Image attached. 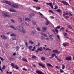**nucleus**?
Instances as JSON below:
<instances>
[{
    "instance_id": "nucleus-27",
    "label": "nucleus",
    "mask_w": 74,
    "mask_h": 74,
    "mask_svg": "<svg viewBox=\"0 0 74 74\" xmlns=\"http://www.w3.org/2000/svg\"><path fill=\"white\" fill-rule=\"evenodd\" d=\"M12 40H16V36H13L12 38Z\"/></svg>"
},
{
    "instance_id": "nucleus-41",
    "label": "nucleus",
    "mask_w": 74,
    "mask_h": 74,
    "mask_svg": "<svg viewBox=\"0 0 74 74\" xmlns=\"http://www.w3.org/2000/svg\"><path fill=\"white\" fill-rule=\"evenodd\" d=\"M62 69H64V68H65V65H64V64H63L62 65Z\"/></svg>"
},
{
    "instance_id": "nucleus-5",
    "label": "nucleus",
    "mask_w": 74,
    "mask_h": 74,
    "mask_svg": "<svg viewBox=\"0 0 74 74\" xmlns=\"http://www.w3.org/2000/svg\"><path fill=\"white\" fill-rule=\"evenodd\" d=\"M1 37L2 39H4V40H7V37L4 34L1 35Z\"/></svg>"
},
{
    "instance_id": "nucleus-3",
    "label": "nucleus",
    "mask_w": 74,
    "mask_h": 74,
    "mask_svg": "<svg viewBox=\"0 0 74 74\" xmlns=\"http://www.w3.org/2000/svg\"><path fill=\"white\" fill-rule=\"evenodd\" d=\"M49 37L51 41H54V38H53L54 37V35L53 34L50 35L49 36Z\"/></svg>"
},
{
    "instance_id": "nucleus-20",
    "label": "nucleus",
    "mask_w": 74,
    "mask_h": 74,
    "mask_svg": "<svg viewBox=\"0 0 74 74\" xmlns=\"http://www.w3.org/2000/svg\"><path fill=\"white\" fill-rule=\"evenodd\" d=\"M18 21H19L20 22H22L23 20H22V18H19L18 19Z\"/></svg>"
},
{
    "instance_id": "nucleus-8",
    "label": "nucleus",
    "mask_w": 74,
    "mask_h": 74,
    "mask_svg": "<svg viewBox=\"0 0 74 74\" xmlns=\"http://www.w3.org/2000/svg\"><path fill=\"white\" fill-rule=\"evenodd\" d=\"M52 52H55L57 54H59L60 53V51H58V50H54Z\"/></svg>"
},
{
    "instance_id": "nucleus-34",
    "label": "nucleus",
    "mask_w": 74,
    "mask_h": 74,
    "mask_svg": "<svg viewBox=\"0 0 74 74\" xmlns=\"http://www.w3.org/2000/svg\"><path fill=\"white\" fill-rule=\"evenodd\" d=\"M0 59H1V60H2V62H3V60H5L2 57H0Z\"/></svg>"
},
{
    "instance_id": "nucleus-33",
    "label": "nucleus",
    "mask_w": 74,
    "mask_h": 74,
    "mask_svg": "<svg viewBox=\"0 0 74 74\" xmlns=\"http://www.w3.org/2000/svg\"><path fill=\"white\" fill-rule=\"evenodd\" d=\"M41 60H45V57H42L41 58Z\"/></svg>"
},
{
    "instance_id": "nucleus-21",
    "label": "nucleus",
    "mask_w": 74,
    "mask_h": 74,
    "mask_svg": "<svg viewBox=\"0 0 74 74\" xmlns=\"http://www.w3.org/2000/svg\"><path fill=\"white\" fill-rule=\"evenodd\" d=\"M36 10H40L41 9V8L39 7H36Z\"/></svg>"
},
{
    "instance_id": "nucleus-28",
    "label": "nucleus",
    "mask_w": 74,
    "mask_h": 74,
    "mask_svg": "<svg viewBox=\"0 0 74 74\" xmlns=\"http://www.w3.org/2000/svg\"><path fill=\"white\" fill-rule=\"evenodd\" d=\"M45 38H44V37L43 36H42L41 37L40 39L41 40H43Z\"/></svg>"
},
{
    "instance_id": "nucleus-38",
    "label": "nucleus",
    "mask_w": 74,
    "mask_h": 74,
    "mask_svg": "<svg viewBox=\"0 0 74 74\" xmlns=\"http://www.w3.org/2000/svg\"><path fill=\"white\" fill-rule=\"evenodd\" d=\"M36 29L38 31H41V29L39 27H37L36 28Z\"/></svg>"
},
{
    "instance_id": "nucleus-42",
    "label": "nucleus",
    "mask_w": 74,
    "mask_h": 74,
    "mask_svg": "<svg viewBox=\"0 0 74 74\" xmlns=\"http://www.w3.org/2000/svg\"><path fill=\"white\" fill-rule=\"evenodd\" d=\"M55 55L53 53L52 54L51 57L53 58H54Z\"/></svg>"
},
{
    "instance_id": "nucleus-36",
    "label": "nucleus",
    "mask_w": 74,
    "mask_h": 74,
    "mask_svg": "<svg viewBox=\"0 0 74 74\" xmlns=\"http://www.w3.org/2000/svg\"><path fill=\"white\" fill-rule=\"evenodd\" d=\"M68 27L69 29H72V30H73V28H72V27H71V26H70V25H68Z\"/></svg>"
},
{
    "instance_id": "nucleus-49",
    "label": "nucleus",
    "mask_w": 74,
    "mask_h": 74,
    "mask_svg": "<svg viewBox=\"0 0 74 74\" xmlns=\"http://www.w3.org/2000/svg\"><path fill=\"white\" fill-rule=\"evenodd\" d=\"M62 30H64V28L63 27H62V28H60V32Z\"/></svg>"
},
{
    "instance_id": "nucleus-47",
    "label": "nucleus",
    "mask_w": 74,
    "mask_h": 74,
    "mask_svg": "<svg viewBox=\"0 0 74 74\" xmlns=\"http://www.w3.org/2000/svg\"><path fill=\"white\" fill-rule=\"evenodd\" d=\"M69 18V16H65V19H68Z\"/></svg>"
},
{
    "instance_id": "nucleus-10",
    "label": "nucleus",
    "mask_w": 74,
    "mask_h": 74,
    "mask_svg": "<svg viewBox=\"0 0 74 74\" xmlns=\"http://www.w3.org/2000/svg\"><path fill=\"white\" fill-rule=\"evenodd\" d=\"M66 60L68 61H70V60H71V56H69L66 57Z\"/></svg>"
},
{
    "instance_id": "nucleus-31",
    "label": "nucleus",
    "mask_w": 74,
    "mask_h": 74,
    "mask_svg": "<svg viewBox=\"0 0 74 74\" xmlns=\"http://www.w3.org/2000/svg\"><path fill=\"white\" fill-rule=\"evenodd\" d=\"M32 58L33 59H35V58H37L36 56L34 55H32Z\"/></svg>"
},
{
    "instance_id": "nucleus-56",
    "label": "nucleus",
    "mask_w": 74,
    "mask_h": 74,
    "mask_svg": "<svg viewBox=\"0 0 74 74\" xmlns=\"http://www.w3.org/2000/svg\"><path fill=\"white\" fill-rule=\"evenodd\" d=\"M11 21L12 22H13V23H14L15 22V20H13V19H11Z\"/></svg>"
},
{
    "instance_id": "nucleus-52",
    "label": "nucleus",
    "mask_w": 74,
    "mask_h": 74,
    "mask_svg": "<svg viewBox=\"0 0 74 74\" xmlns=\"http://www.w3.org/2000/svg\"><path fill=\"white\" fill-rule=\"evenodd\" d=\"M46 51H48V50L51 51V49H49V48H47L46 49Z\"/></svg>"
},
{
    "instance_id": "nucleus-15",
    "label": "nucleus",
    "mask_w": 74,
    "mask_h": 74,
    "mask_svg": "<svg viewBox=\"0 0 74 74\" xmlns=\"http://www.w3.org/2000/svg\"><path fill=\"white\" fill-rule=\"evenodd\" d=\"M12 6L13 7H15V8H18V5L15 4H13Z\"/></svg>"
},
{
    "instance_id": "nucleus-64",
    "label": "nucleus",
    "mask_w": 74,
    "mask_h": 74,
    "mask_svg": "<svg viewBox=\"0 0 74 74\" xmlns=\"http://www.w3.org/2000/svg\"><path fill=\"white\" fill-rule=\"evenodd\" d=\"M21 25L22 26H24V25H25V24H24V23H21Z\"/></svg>"
},
{
    "instance_id": "nucleus-35",
    "label": "nucleus",
    "mask_w": 74,
    "mask_h": 74,
    "mask_svg": "<svg viewBox=\"0 0 74 74\" xmlns=\"http://www.w3.org/2000/svg\"><path fill=\"white\" fill-rule=\"evenodd\" d=\"M49 12H50V13H52V14H55V13H54L53 11H52V10H49Z\"/></svg>"
},
{
    "instance_id": "nucleus-25",
    "label": "nucleus",
    "mask_w": 74,
    "mask_h": 74,
    "mask_svg": "<svg viewBox=\"0 0 74 74\" xmlns=\"http://www.w3.org/2000/svg\"><path fill=\"white\" fill-rule=\"evenodd\" d=\"M15 69H17V70H18L19 69V68L17 66V65H16L15 66H14V67Z\"/></svg>"
},
{
    "instance_id": "nucleus-22",
    "label": "nucleus",
    "mask_w": 74,
    "mask_h": 74,
    "mask_svg": "<svg viewBox=\"0 0 74 74\" xmlns=\"http://www.w3.org/2000/svg\"><path fill=\"white\" fill-rule=\"evenodd\" d=\"M10 36H11V37H15V36H16V35H15V34H10Z\"/></svg>"
},
{
    "instance_id": "nucleus-37",
    "label": "nucleus",
    "mask_w": 74,
    "mask_h": 74,
    "mask_svg": "<svg viewBox=\"0 0 74 74\" xmlns=\"http://www.w3.org/2000/svg\"><path fill=\"white\" fill-rule=\"evenodd\" d=\"M11 65L13 67V68H14V67H15V66H14V63H12L11 64Z\"/></svg>"
},
{
    "instance_id": "nucleus-50",
    "label": "nucleus",
    "mask_w": 74,
    "mask_h": 74,
    "mask_svg": "<svg viewBox=\"0 0 74 74\" xmlns=\"http://www.w3.org/2000/svg\"><path fill=\"white\" fill-rule=\"evenodd\" d=\"M50 18H51V19H55V17H53V16H51L50 17Z\"/></svg>"
},
{
    "instance_id": "nucleus-46",
    "label": "nucleus",
    "mask_w": 74,
    "mask_h": 74,
    "mask_svg": "<svg viewBox=\"0 0 74 74\" xmlns=\"http://www.w3.org/2000/svg\"><path fill=\"white\" fill-rule=\"evenodd\" d=\"M40 43H38V44L36 45V46L38 47H40Z\"/></svg>"
},
{
    "instance_id": "nucleus-13",
    "label": "nucleus",
    "mask_w": 74,
    "mask_h": 74,
    "mask_svg": "<svg viewBox=\"0 0 74 74\" xmlns=\"http://www.w3.org/2000/svg\"><path fill=\"white\" fill-rule=\"evenodd\" d=\"M38 64L40 66H41V67H43V68H45V66H44V64H43L42 63H39Z\"/></svg>"
},
{
    "instance_id": "nucleus-26",
    "label": "nucleus",
    "mask_w": 74,
    "mask_h": 74,
    "mask_svg": "<svg viewBox=\"0 0 74 74\" xmlns=\"http://www.w3.org/2000/svg\"><path fill=\"white\" fill-rule=\"evenodd\" d=\"M36 48V46H34V47L33 48V49L31 50V51H34V49H35Z\"/></svg>"
},
{
    "instance_id": "nucleus-51",
    "label": "nucleus",
    "mask_w": 74,
    "mask_h": 74,
    "mask_svg": "<svg viewBox=\"0 0 74 74\" xmlns=\"http://www.w3.org/2000/svg\"><path fill=\"white\" fill-rule=\"evenodd\" d=\"M57 37L58 39H59V40H60V36H59V35H57Z\"/></svg>"
},
{
    "instance_id": "nucleus-48",
    "label": "nucleus",
    "mask_w": 74,
    "mask_h": 74,
    "mask_svg": "<svg viewBox=\"0 0 74 74\" xmlns=\"http://www.w3.org/2000/svg\"><path fill=\"white\" fill-rule=\"evenodd\" d=\"M60 73H63V72H64V71H63L62 69H60Z\"/></svg>"
},
{
    "instance_id": "nucleus-16",
    "label": "nucleus",
    "mask_w": 74,
    "mask_h": 74,
    "mask_svg": "<svg viewBox=\"0 0 74 74\" xmlns=\"http://www.w3.org/2000/svg\"><path fill=\"white\" fill-rule=\"evenodd\" d=\"M11 28H12V29H14V30H17V29L15 27H14V26L13 25H10V27Z\"/></svg>"
},
{
    "instance_id": "nucleus-9",
    "label": "nucleus",
    "mask_w": 74,
    "mask_h": 74,
    "mask_svg": "<svg viewBox=\"0 0 74 74\" xmlns=\"http://www.w3.org/2000/svg\"><path fill=\"white\" fill-rule=\"evenodd\" d=\"M34 16V14L33 13H31L29 14L28 16V17L30 18H32V17Z\"/></svg>"
},
{
    "instance_id": "nucleus-45",
    "label": "nucleus",
    "mask_w": 74,
    "mask_h": 74,
    "mask_svg": "<svg viewBox=\"0 0 74 74\" xmlns=\"http://www.w3.org/2000/svg\"><path fill=\"white\" fill-rule=\"evenodd\" d=\"M60 26H57L56 27V29H60Z\"/></svg>"
},
{
    "instance_id": "nucleus-18",
    "label": "nucleus",
    "mask_w": 74,
    "mask_h": 74,
    "mask_svg": "<svg viewBox=\"0 0 74 74\" xmlns=\"http://www.w3.org/2000/svg\"><path fill=\"white\" fill-rule=\"evenodd\" d=\"M49 21H47L45 23V25H46V26H48V24H49Z\"/></svg>"
},
{
    "instance_id": "nucleus-58",
    "label": "nucleus",
    "mask_w": 74,
    "mask_h": 74,
    "mask_svg": "<svg viewBox=\"0 0 74 74\" xmlns=\"http://www.w3.org/2000/svg\"><path fill=\"white\" fill-rule=\"evenodd\" d=\"M12 14L13 15H14V16H15L16 15H17L16 13H13Z\"/></svg>"
},
{
    "instance_id": "nucleus-17",
    "label": "nucleus",
    "mask_w": 74,
    "mask_h": 74,
    "mask_svg": "<svg viewBox=\"0 0 74 74\" xmlns=\"http://www.w3.org/2000/svg\"><path fill=\"white\" fill-rule=\"evenodd\" d=\"M9 11H10V12H16L15 10L13 9H10Z\"/></svg>"
},
{
    "instance_id": "nucleus-60",
    "label": "nucleus",
    "mask_w": 74,
    "mask_h": 74,
    "mask_svg": "<svg viewBox=\"0 0 74 74\" xmlns=\"http://www.w3.org/2000/svg\"><path fill=\"white\" fill-rule=\"evenodd\" d=\"M52 8V9H53V6L51 5V6H50Z\"/></svg>"
},
{
    "instance_id": "nucleus-30",
    "label": "nucleus",
    "mask_w": 74,
    "mask_h": 74,
    "mask_svg": "<svg viewBox=\"0 0 74 74\" xmlns=\"http://www.w3.org/2000/svg\"><path fill=\"white\" fill-rule=\"evenodd\" d=\"M56 11L58 12H61V11L60 10V9H58L57 10H56Z\"/></svg>"
},
{
    "instance_id": "nucleus-12",
    "label": "nucleus",
    "mask_w": 74,
    "mask_h": 74,
    "mask_svg": "<svg viewBox=\"0 0 74 74\" xmlns=\"http://www.w3.org/2000/svg\"><path fill=\"white\" fill-rule=\"evenodd\" d=\"M5 3L6 4H8V5H11V4H12V3H11V2L10 1H5Z\"/></svg>"
},
{
    "instance_id": "nucleus-39",
    "label": "nucleus",
    "mask_w": 74,
    "mask_h": 74,
    "mask_svg": "<svg viewBox=\"0 0 74 74\" xmlns=\"http://www.w3.org/2000/svg\"><path fill=\"white\" fill-rule=\"evenodd\" d=\"M29 43H31V44H33L34 43L33 41L32 40L29 41Z\"/></svg>"
},
{
    "instance_id": "nucleus-14",
    "label": "nucleus",
    "mask_w": 74,
    "mask_h": 74,
    "mask_svg": "<svg viewBox=\"0 0 74 74\" xmlns=\"http://www.w3.org/2000/svg\"><path fill=\"white\" fill-rule=\"evenodd\" d=\"M61 2L63 3V4H64L65 5H69V4H68V3L67 2H66V1H61Z\"/></svg>"
},
{
    "instance_id": "nucleus-43",
    "label": "nucleus",
    "mask_w": 74,
    "mask_h": 74,
    "mask_svg": "<svg viewBox=\"0 0 74 74\" xmlns=\"http://www.w3.org/2000/svg\"><path fill=\"white\" fill-rule=\"evenodd\" d=\"M33 48V46H31L29 47V49H31Z\"/></svg>"
},
{
    "instance_id": "nucleus-40",
    "label": "nucleus",
    "mask_w": 74,
    "mask_h": 74,
    "mask_svg": "<svg viewBox=\"0 0 74 74\" xmlns=\"http://www.w3.org/2000/svg\"><path fill=\"white\" fill-rule=\"evenodd\" d=\"M34 34V32L33 31H32L31 33L32 36H33Z\"/></svg>"
},
{
    "instance_id": "nucleus-55",
    "label": "nucleus",
    "mask_w": 74,
    "mask_h": 74,
    "mask_svg": "<svg viewBox=\"0 0 74 74\" xmlns=\"http://www.w3.org/2000/svg\"><path fill=\"white\" fill-rule=\"evenodd\" d=\"M38 13L40 15H41V16H43V14H42L40 12H39Z\"/></svg>"
},
{
    "instance_id": "nucleus-61",
    "label": "nucleus",
    "mask_w": 74,
    "mask_h": 74,
    "mask_svg": "<svg viewBox=\"0 0 74 74\" xmlns=\"http://www.w3.org/2000/svg\"><path fill=\"white\" fill-rule=\"evenodd\" d=\"M28 45V43L27 42H25V45L26 46H27Z\"/></svg>"
},
{
    "instance_id": "nucleus-54",
    "label": "nucleus",
    "mask_w": 74,
    "mask_h": 74,
    "mask_svg": "<svg viewBox=\"0 0 74 74\" xmlns=\"http://www.w3.org/2000/svg\"><path fill=\"white\" fill-rule=\"evenodd\" d=\"M57 8H58V6H56L55 7L54 9L55 10H56V9H57Z\"/></svg>"
},
{
    "instance_id": "nucleus-6",
    "label": "nucleus",
    "mask_w": 74,
    "mask_h": 74,
    "mask_svg": "<svg viewBox=\"0 0 74 74\" xmlns=\"http://www.w3.org/2000/svg\"><path fill=\"white\" fill-rule=\"evenodd\" d=\"M47 30V28L46 27H42V31L43 32H46Z\"/></svg>"
},
{
    "instance_id": "nucleus-24",
    "label": "nucleus",
    "mask_w": 74,
    "mask_h": 74,
    "mask_svg": "<svg viewBox=\"0 0 74 74\" xmlns=\"http://www.w3.org/2000/svg\"><path fill=\"white\" fill-rule=\"evenodd\" d=\"M25 21H30V19L26 17L25 18Z\"/></svg>"
},
{
    "instance_id": "nucleus-1",
    "label": "nucleus",
    "mask_w": 74,
    "mask_h": 74,
    "mask_svg": "<svg viewBox=\"0 0 74 74\" xmlns=\"http://www.w3.org/2000/svg\"><path fill=\"white\" fill-rule=\"evenodd\" d=\"M16 28L17 29L19 30L20 32H22V33H26L25 29L22 26L18 25L16 27Z\"/></svg>"
},
{
    "instance_id": "nucleus-59",
    "label": "nucleus",
    "mask_w": 74,
    "mask_h": 74,
    "mask_svg": "<svg viewBox=\"0 0 74 74\" xmlns=\"http://www.w3.org/2000/svg\"><path fill=\"white\" fill-rule=\"evenodd\" d=\"M55 30L56 32L57 33H58V29H55Z\"/></svg>"
},
{
    "instance_id": "nucleus-7",
    "label": "nucleus",
    "mask_w": 74,
    "mask_h": 74,
    "mask_svg": "<svg viewBox=\"0 0 74 74\" xmlns=\"http://www.w3.org/2000/svg\"><path fill=\"white\" fill-rule=\"evenodd\" d=\"M5 68V65H3V67L2 68H1V67L0 66V70L2 72H3V70H4Z\"/></svg>"
},
{
    "instance_id": "nucleus-44",
    "label": "nucleus",
    "mask_w": 74,
    "mask_h": 74,
    "mask_svg": "<svg viewBox=\"0 0 74 74\" xmlns=\"http://www.w3.org/2000/svg\"><path fill=\"white\" fill-rule=\"evenodd\" d=\"M63 34L64 36H66V35H67V33H63Z\"/></svg>"
},
{
    "instance_id": "nucleus-62",
    "label": "nucleus",
    "mask_w": 74,
    "mask_h": 74,
    "mask_svg": "<svg viewBox=\"0 0 74 74\" xmlns=\"http://www.w3.org/2000/svg\"><path fill=\"white\" fill-rule=\"evenodd\" d=\"M44 36H45L46 37H47V35L46 34H44Z\"/></svg>"
},
{
    "instance_id": "nucleus-53",
    "label": "nucleus",
    "mask_w": 74,
    "mask_h": 74,
    "mask_svg": "<svg viewBox=\"0 0 74 74\" xmlns=\"http://www.w3.org/2000/svg\"><path fill=\"white\" fill-rule=\"evenodd\" d=\"M22 69L23 70H25V71H27V69H25L24 68H23Z\"/></svg>"
},
{
    "instance_id": "nucleus-57",
    "label": "nucleus",
    "mask_w": 74,
    "mask_h": 74,
    "mask_svg": "<svg viewBox=\"0 0 74 74\" xmlns=\"http://www.w3.org/2000/svg\"><path fill=\"white\" fill-rule=\"evenodd\" d=\"M52 4V3H49V5L50 6H51V5Z\"/></svg>"
},
{
    "instance_id": "nucleus-63",
    "label": "nucleus",
    "mask_w": 74,
    "mask_h": 74,
    "mask_svg": "<svg viewBox=\"0 0 74 74\" xmlns=\"http://www.w3.org/2000/svg\"><path fill=\"white\" fill-rule=\"evenodd\" d=\"M44 34V33H42H42H41V34L42 35V36H43V35H44V34Z\"/></svg>"
},
{
    "instance_id": "nucleus-32",
    "label": "nucleus",
    "mask_w": 74,
    "mask_h": 74,
    "mask_svg": "<svg viewBox=\"0 0 74 74\" xmlns=\"http://www.w3.org/2000/svg\"><path fill=\"white\" fill-rule=\"evenodd\" d=\"M62 45L64 47H66V46H67V43H64L62 44Z\"/></svg>"
},
{
    "instance_id": "nucleus-19",
    "label": "nucleus",
    "mask_w": 74,
    "mask_h": 74,
    "mask_svg": "<svg viewBox=\"0 0 74 74\" xmlns=\"http://www.w3.org/2000/svg\"><path fill=\"white\" fill-rule=\"evenodd\" d=\"M46 65L47 66H49V67H53V66L50 63H48Z\"/></svg>"
},
{
    "instance_id": "nucleus-11",
    "label": "nucleus",
    "mask_w": 74,
    "mask_h": 74,
    "mask_svg": "<svg viewBox=\"0 0 74 74\" xmlns=\"http://www.w3.org/2000/svg\"><path fill=\"white\" fill-rule=\"evenodd\" d=\"M36 72L38 74H44V73L40 71H37Z\"/></svg>"
},
{
    "instance_id": "nucleus-2",
    "label": "nucleus",
    "mask_w": 74,
    "mask_h": 74,
    "mask_svg": "<svg viewBox=\"0 0 74 74\" xmlns=\"http://www.w3.org/2000/svg\"><path fill=\"white\" fill-rule=\"evenodd\" d=\"M3 16L5 17H8V18H11L12 16L10 15V14L6 12H2Z\"/></svg>"
},
{
    "instance_id": "nucleus-4",
    "label": "nucleus",
    "mask_w": 74,
    "mask_h": 74,
    "mask_svg": "<svg viewBox=\"0 0 74 74\" xmlns=\"http://www.w3.org/2000/svg\"><path fill=\"white\" fill-rule=\"evenodd\" d=\"M39 51H43V49H42V48L41 47L38 48L37 49V50L35 51V52H38Z\"/></svg>"
},
{
    "instance_id": "nucleus-23",
    "label": "nucleus",
    "mask_w": 74,
    "mask_h": 74,
    "mask_svg": "<svg viewBox=\"0 0 74 74\" xmlns=\"http://www.w3.org/2000/svg\"><path fill=\"white\" fill-rule=\"evenodd\" d=\"M22 60H23V61H25V62H28V61H27V60L25 58H22Z\"/></svg>"
},
{
    "instance_id": "nucleus-29",
    "label": "nucleus",
    "mask_w": 74,
    "mask_h": 74,
    "mask_svg": "<svg viewBox=\"0 0 74 74\" xmlns=\"http://www.w3.org/2000/svg\"><path fill=\"white\" fill-rule=\"evenodd\" d=\"M32 22L34 24V25H36V22L34 21H32Z\"/></svg>"
}]
</instances>
